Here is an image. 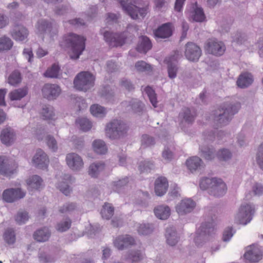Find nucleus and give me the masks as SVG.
Instances as JSON below:
<instances>
[{
  "label": "nucleus",
  "mask_w": 263,
  "mask_h": 263,
  "mask_svg": "<svg viewBox=\"0 0 263 263\" xmlns=\"http://www.w3.org/2000/svg\"><path fill=\"white\" fill-rule=\"evenodd\" d=\"M122 9L133 20L143 19L149 11L146 0H118Z\"/></svg>",
  "instance_id": "f257e3e1"
},
{
  "label": "nucleus",
  "mask_w": 263,
  "mask_h": 263,
  "mask_svg": "<svg viewBox=\"0 0 263 263\" xmlns=\"http://www.w3.org/2000/svg\"><path fill=\"white\" fill-rule=\"evenodd\" d=\"M240 108V104L224 103L215 113L214 121L220 126L227 125L231 121L232 116Z\"/></svg>",
  "instance_id": "f03ea898"
},
{
  "label": "nucleus",
  "mask_w": 263,
  "mask_h": 263,
  "mask_svg": "<svg viewBox=\"0 0 263 263\" xmlns=\"http://www.w3.org/2000/svg\"><path fill=\"white\" fill-rule=\"evenodd\" d=\"M35 32L43 40L51 41L57 37L58 30L51 22L45 18H40L35 25Z\"/></svg>",
  "instance_id": "7ed1b4c3"
},
{
  "label": "nucleus",
  "mask_w": 263,
  "mask_h": 263,
  "mask_svg": "<svg viewBox=\"0 0 263 263\" xmlns=\"http://www.w3.org/2000/svg\"><path fill=\"white\" fill-rule=\"evenodd\" d=\"M63 40L70 46L69 56L72 60H77L85 49V39L82 36L70 33L65 36Z\"/></svg>",
  "instance_id": "20e7f679"
},
{
  "label": "nucleus",
  "mask_w": 263,
  "mask_h": 263,
  "mask_svg": "<svg viewBox=\"0 0 263 263\" xmlns=\"http://www.w3.org/2000/svg\"><path fill=\"white\" fill-rule=\"evenodd\" d=\"M215 229L213 221L202 223L197 229L194 241L198 246H201L204 243L211 240L215 235Z\"/></svg>",
  "instance_id": "39448f33"
},
{
  "label": "nucleus",
  "mask_w": 263,
  "mask_h": 263,
  "mask_svg": "<svg viewBox=\"0 0 263 263\" xmlns=\"http://www.w3.org/2000/svg\"><path fill=\"white\" fill-rule=\"evenodd\" d=\"M254 213L255 207L253 204L243 203L234 215V222L237 224L246 225L252 220Z\"/></svg>",
  "instance_id": "423d86ee"
},
{
  "label": "nucleus",
  "mask_w": 263,
  "mask_h": 263,
  "mask_svg": "<svg viewBox=\"0 0 263 263\" xmlns=\"http://www.w3.org/2000/svg\"><path fill=\"white\" fill-rule=\"evenodd\" d=\"M94 76L88 71L79 73L73 81L74 87L79 90L87 91L92 88L95 84Z\"/></svg>",
  "instance_id": "0eeeda50"
},
{
  "label": "nucleus",
  "mask_w": 263,
  "mask_h": 263,
  "mask_svg": "<svg viewBox=\"0 0 263 263\" xmlns=\"http://www.w3.org/2000/svg\"><path fill=\"white\" fill-rule=\"evenodd\" d=\"M126 131L125 124L121 120L114 119L106 124L105 136L109 139H115L123 136Z\"/></svg>",
  "instance_id": "6e6552de"
},
{
  "label": "nucleus",
  "mask_w": 263,
  "mask_h": 263,
  "mask_svg": "<svg viewBox=\"0 0 263 263\" xmlns=\"http://www.w3.org/2000/svg\"><path fill=\"white\" fill-rule=\"evenodd\" d=\"M204 49L209 53L216 56H220L224 53L226 46L222 41L215 39H212L206 41Z\"/></svg>",
  "instance_id": "1a4fd4ad"
},
{
  "label": "nucleus",
  "mask_w": 263,
  "mask_h": 263,
  "mask_svg": "<svg viewBox=\"0 0 263 263\" xmlns=\"http://www.w3.org/2000/svg\"><path fill=\"white\" fill-rule=\"evenodd\" d=\"M243 258L246 263L259 261L262 258L261 247L256 244L247 247Z\"/></svg>",
  "instance_id": "9d476101"
},
{
  "label": "nucleus",
  "mask_w": 263,
  "mask_h": 263,
  "mask_svg": "<svg viewBox=\"0 0 263 263\" xmlns=\"http://www.w3.org/2000/svg\"><path fill=\"white\" fill-rule=\"evenodd\" d=\"M68 167L74 172H80L84 166L83 160L81 156L75 153L67 154L65 158Z\"/></svg>",
  "instance_id": "9b49d317"
},
{
  "label": "nucleus",
  "mask_w": 263,
  "mask_h": 263,
  "mask_svg": "<svg viewBox=\"0 0 263 263\" xmlns=\"http://www.w3.org/2000/svg\"><path fill=\"white\" fill-rule=\"evenodd\" d=\"M101 34L104 36V40L110 46H122L125 43V34L124 33L119 34H113L112 32L106 30L104 29L101 30Z\"/></svg>",
  "instance_id": "f8f14e48"
},
{
  "label": "nucleus",
  "mask_w": 263,
  "mask_h": 263,
  "mask_svg": "<svg viewBox=\"0 0 263 263\" xmlns=\"http://www.w3.org/2000/svg\"><path fill=\"white\" fill-rule=\"evenodd\" d=\"M49 162L47 155L43 150L39 148L36 150L33 156L31 164L37 168L44 170L47 168Z\"/></svg>",
  "instance_id": "ddd939ff"
},
{
  "label": "nucleus",
  "mask_w": 263,
  "mask_h": 263,
  "mask_svg": "<svg viewBox=\"0 0 263 263\" xmlns=\"http://www.w3.org/2000/svg\"><path fill=\"white\" fill-rule=\"evenodd\" d=\"M26 192L20 187L5 190L3 193V199L7 202H13L25 196Z\"/></svg>",
  "instance_id": "4468645a"
},
{
  "label": "nucleus",
  "mask_w": 263,
  "mask_h": 263,
  "mask_svg": "<svg viewBox=\"0 0 263 263\" xmlns=\"http://www.w3.org/2000/svg\"><path fill=\"white\" fill-rule=\"evenodd\" d=\"M181 57V55L180 52L176 51L174 55L166 58L164 60V62L167 65V72L168 77L170 79H175L177 76L178 69L177 65V61Z\"/></svg>",
  "instance_id": "2eb2a0df"
},
{
  "label": "nucleus",
  "mask_w": 263,
  "mask_h": 263,
  "mask_svg": "<svg viewBox=\"0 0 263 263\" xmlns=\"http://www.w3.org/2000/svg\"><path fill=\"white\" fill-rule=\"evenodd\" d=\"M196 206V203L190 198H184L175 206L176 212L179 215H184L193 211Z\"/></svg>",
  "instance_id": "dca6fc26"
},
{
  "label": "nucleus",
  "mask_w": 263,
  "mask_h": 263,
  "mask_svg": "<svg viewBox=\"0 0 263 263\" xmlns=\"http://www.w3.org/2000/svg\"><path fill=\"white\" fill-rule=\"evenodd\" d=\"M201 54L200 48L196 44L193 43H188L186 44L184 55L189 61H197Z\"/></svg>",
  "instance_id": "f3484780"
},
{
  "label": "nucleus",
  "mask_w": 263,
  "mask_h": 263,
  "mask_svg": "<svg viewBox=\"0 0 263 263\" xmlns=\"http://www.w3.org/2000/svg\"><path fill=\"white\" fill-rule=\"evenodd\" d=\"M42 92L43 97L49 100L58 98L61 92L60 87L54 84H46L42 88Z\"/></svg>",
  "instance_id": "a211bd4d"
},
{
  "label": "nucleus",
  "mask_w": 263,
  "mask_h": 263,
  "mask_svg": "<svg viewBox=\"0 0 263 263\" xmlns=\"http://www.w3.org/2000/svg\"><path fill=\"white\" fill-rule=\"evenodd\" d=\"M72 182V178L69 174L62 175L58 178V182L57 184V187L64 195L67 196L70 194L71 189L69 184Z\"/></svg>",
  "instance_id": "6ab92c4d"
},
{
  "label": "nucleus",
  "mask_w": 263,
  "mask_h": 263,
  "mask_svg": "<svg viewBox=\"0 0 263 263\" xmlns=\"http://www.w3.org/2000/svg\"><path fill=\"white\" fill-rule=\"evenodd\" d=\"M209 194L215 197L224 195L227 190V187L224 181L220 178H214Z\"/></svg>",
  "instance_id": "aec40b11"
},
{
  "label": "nucleus",
  "mask_w": 263,
  "mask_h": 263,
  "mask_svg": "<svg viewBox=\"0 0 263 263\" xmlns=\"http://www.w3.org/2000/svg\"><path fill=\"white\" fill-rule=\"evenodd\" d=\"M190 20L197 22H202L205 19V16L203 9L196 3L193 4L187 12Z\"/></svg>",
  "instance_id": "412c9836"
},
{
  "label": "nucleus",
  "mask_w": 263,
  "mask_h": 263,
  "mask_svg": "<svg viewBox=\"0 0 263 263\" xmlns=\"http://www.w3.org/2000/svg\"><path fill=\"white\" fill-rule=\"evenodd\" d=\"M16 166L15 164L10 163L8 159L5 156H0V174L6 176H10L16 172Z\"/></svg>",
  "instance_id": "4be33fe9"
},
{
  "label": "nucleus",
  "mask_w": 263,
  "mask_h": 263,
  "mask_svg": "<svg viewBox=\"0 0 263 263\" xmlns=\"http://www.w3.org/2000/svg\"><path fill=\"white\" fill-rule=\"evenodd\" d=\"M0 138L2 142L4 144L9 146L15 141L16 134L13 128L8 127L2 130Z\"/></svg>",
  "instance_id": "5701e85b"
},
{
  "label": "nucleus",
  "mask_w": 263,
  "mask_h": 263,
  "mask_svg": "<svg viewBox=\"0 0 263 263\" xmlns=\"http://www.w3.org/2000/svg\"><path fill=\"white\" fill-rule=\"evenodd\" d=\"M107 169V165L103 161H96L91 163L88 169V175L93 178H97Z\"/></svg>",
  "instance_id": "b1692460"
},
{
  "label": "nucleus",
  "mask_w": 263,
  "mask_h": 263,
  "mask_svg": "<svg viewBox=\"0 0 263 263\" xmlns=\"http://www.w3.org/2000/svg\"><path fill=\"white\" fill-rule=\"evenodd\" d=\"M134 243V238L127 235L119 236L114 240V246L119 250H122Z\"/></svg>",
  "instance_id": "393cba45"
},
{
  "label": "nucleus",
  "mask_w": 263,
  "mask_h": 263,
  "mask_svg": "<svg viewBox=\"0 0 263 263\" xmlns=\"http://www.w3.org/2000/svg\"><path fill=\"white\" fill-rule=\"evenodd\" d=\"M29 34L27 29L23 25H16L11 32L12 37L17 41H23Z\"/></svg>",
  "instance_id": "a878e982"
},
{
  "label": "nucleus",
  "mask_w": 263,
  "mask_h": 263,
  "mask_svg": "<svg viewBox=\"0 0 263 263\" xmlns=\"http://www.w3.org/2000/svg\"><path fill=\"white\" fill-rule=\"evenodd\" d=\"M254 81L252 74L248 72L241 73L236 81L237 85L241 88H245L250 86Z\"/></svg>",
  "instance_id": "bb28decb"
},
{
  "label": "nucleus",
  "mask_w": 263,
  "mask_h": 263,
  "mask_svg": "<svg viewBox=\"0 0 263 263\" xmlns=\"http://www.w3.org/2000/svg\"><path fill=\"white\" fill-rule=\"evenodd\" d=\"M27 189L30 191L39 190L43 186V180L38 175L30 176L26 181Z\"/></svg>",
  "instance_id": "cd10ccee"
},
{
  "label": "nucleus",
  "mask_w": 263,
  "mask_h": 263,
  "mask_svg": "<svg viewBox=\"0 0 263 263\" xmlns=\"http://www.w3.org/2000/svg\"><path fill=\"white\" fill-rule=\"evenodd\" d=\"M168 186V182L165 177L157 178L155 182V192L157 196H161L166 192Z\"/></svg>",
  "instance_id": "c85d7f7f"
},
{
  "label": "nucleus",
  "mask_w": 263,
  "mask_h": 263,
  "mask_svg": "<svg viewBox=\"0 0 263 263\" xmlns=\"http://www.w3.org/2000/svg\"><path fill=\"white\" fill-rule=\"evenodd\" d=\"M172 25L171 23L162 25L155 31V35L157 38L165 39L170 37L172 33Z\"/></svg>",
  "instance_id": "c756f323"
},
{
  "label": "nucleus",
  "mask_w": 263,
  "mask_h": 263,
  "mask_svg": "<svg viewBox=\"0 0 263 263\" xmlns=\"http://www.w3.org/2000/svg\"><path fill=\"white\" fill-rule=\"evenodd\" d=\"M171 209L166 205H160L156 207L154 213L156 216L161 220L167 219L171 215Z\"/></svg>",
  "instance_id": "7c9ffc66"
},
{
  "label": "nucleus",
  "mask_w": 263,
  "mask_h": 263,
  "mask_svg": "<svg viewBox=\"0 0 263 263\" xmlns=\"http://www.w3.org/2000/svg\"><path fill=\"white\" fill-rule=\"evenodd\" d=\"M28 91L26 86L15 89L9 93L8 97L11 101H20L27 95Z\"/></svg>",
  "instance_id": "2f4dec72"
},
{
  "label": "nucleus",
  "mask_w": 263,
  "mask_h": 263,
  "mask_svg": "<svg viewBox=\"0 0 263 263\" xmlns=\"http://www.w3.org/2000/svg\"><path fill=\"white\" fill-rule=\"evenodd\" d=\"M165 238L168 245L171 246H175L179 241V236L176 230L173 227L166 229Z\"/></svg>",
  "instance_id": "473e14b6"
},
{
  "label": "nucleus",
  "mask_w": 263,
  "mask_h": 263,
  "mask_svg": "<svg viewBox=\"0 0 263 263\" xmlns=\"http://www.w3.org/2000/svg\"><path fill=\"white\" fill-rule=\"evenodd\" d=\"M135 227L138 234L141 235H147L153 233L154 227L150 223H136Z\"/></svg>",
  "instance_id": "72a5a7b5"
},
{
  "label": "nucleus",
  "mask_w": 263,
  "mask_h": 263,
  "mask_svg": "<svg viewBox=\"0 0 263 263\" xmlns=\"http://www.w3.org/2000/svg\"><path fill=\"white\" fill-rule=\"evenodd\" d=\"M50 236V232L47 228H43L36 231L34 234V238L37 241L44 242L48 240Z\"/></svg>",
  "instance_id": "f704fd0d"
},
{
  "label": "nucleus",
  "mask_w": 263,
  "mask_h": 263,
  "mask_svg": "<svg viewBox=\"0 0 263 263\" xmlns=\"http://www.w3.org/2000/svg\"><path fill=\"white\" fill-rule=\"evenodd\" d=\"M93 151L99 154H105L107 152V147L104 141L101 139L95 140L92 143Z\"/></svg>",
  "instance_id": "c9c22d12"
},
{
  "label": "nucleus",
  "mask_w": 263,
  "mask_h": 263,
  "mask_svg": "<svg viewBox=\"0 0 263 263\" xmlns=\"http://www.w3.org/2000/svg\"><path fill=\"white\" fill-rule=\"evenodd\" d=\"M90 111L93 117L98 118H104L107 112L106 108L99 104L91 105L90 107Z\"/></svg>",
  "instance_id": "e433bc0d"
},
{
  "label": "nucleus",
  "mask_w": 263,
  "mask_h": 263,
  "mask_svg": "<svg viewBox=\"0 0 263 263\" xmlns=\"http://www.w3.org/2000/svg\"><path fill=\"white\" fill-rule=\"evenodd\" d=\"M202 161L198 157H192L186 161V165L191 172H194L200 168L201 166Z\"/></svg>",
  "instance_id": "4c0bfd02"
},
{
  "label": "nucleus",
  "mask_w": 263,
  "mask_h": 263,
  "mask_svg": "<svg viewBox=\"0 0 263 263\" xmlns=\"http://www.w3.org/2000/svg\"><path fill=\"white\" fill-rule=\"evenodd\" d=\"M144 257V254L141 250H133L129 252L127 259L132 263H139Z\"/></svg>",
  "instance_id": "58836bf2"
},
{
  "label": "nucleus",
  "mask_w": 263,
  "mask_h": 263,
  "mask_svg": "<svg viewBox=\"0 0 263 263\" xmlns=\"http://www.w3.org/2000/svg\"><path fill=\"white\" fill-rule=\"evenodd\" d=\"M151 47L152 44L148 37L146 36L140 37L137 48L138 51L146 53Z\"/></svg>",
  "instance_id": "ea45409f"
},
{
  "label": "nucleus",
  "mask_w": 263,
  "mask_h": 263,
  "mask_svg": "<svg viewBox=\"0 0 263 263\" xmlns=\"http://www.w3.org/2000/svg\"><path fill=\"white\" fill-rule=\"evenodd\" d=\"M41 114L46 120H55L57 118L54 108L51 106L43 107Z\"/></svg>",
  "instance_id": "a19ab883"
},
{
  "label": "nucleus",
  "mask_w": 263,
  "mask_h": 263,
  "mask_svg": "<svg viewBox=\"0 0 263 263\" xmlns=\"http://www.w3.org/2000/svg\"><path fill=\"white\" fill-rule=\"evenodd\" d=\"M114 208L111 204L105 203L101 210L100 214L102 217L105 219H109L113 215Z\"/></svg>",
  "instance_id": "79ce46f5"
},
{
  "label": "nucleus",
  "mask_w": 263,
  "mask_h": 263,
  "mask_svg": "<svg viewBox=\"0 0 263 263\" xmlns=\"http://www.w3.org/2000/svg\"><path fill=\"white\" fill-rule=\"evenodd\" d=\"M22 81V77L20 72L17 70L13 71L8 78V83L13 86L18 85Z\"/></svg>",
  "instance_id": "37998d69"
},
{
  "label": "nucleus",
  "mask_w": 263,
  "mask_h": 263,
  "mask_svg": "<svg viewBox=\"0 0 263 263\" xmlns=\"http://www.w3.org/2000/svg\"><path fill=\"white\" fill-rule=\"evenodd\" d=\"M194 115L188 108H183L179 114V118L183 121L188 123H192L194 120Z\"/></svg>",
  "instance_id": "c03bdc74"
},
{
  "label": "nucleus",
  "mask_w": 263,
  "mask_h": 263,
  "mask_svg": "<svg viewBox=\"0 0 263 263\" xmlns=\"http://www.w3.org/2000/svg\"><path fill=\"white\" fill-rule=\"evenodd\" d=\"M13 42L8 36H3L0 37V51L10 50L13 46Z\"/></svg>",
  "instance_id": "a18cd8bd"
},
{
  "label": "nucleus",
  "mask_w": 263,
  "mask_h": 263,
  "mask_svg": "<svg viewBox=\"0 0 263 263\" xmlns=\"http://www.w3.org/2000/svg\"><path fill=\"white\" fill-rule=\"evenodd\" d=\"M200 151L201 155L206 159L210 160L214 158V150L207 145H200Z\"/></svg>",
  "instance_id": "49530a36"
},
{
  "label": "nucleus",
  "mask_w": 263,
  "mask_h": 263,
  "mask_svg": "<svg viewBox=\"0 0 263 263\" xmlns=\"http://www.w3.org/2000/svg\"><path fill=\"white\" fill-rule=\"evenodd\" d=\"M60 72V67L57 64H54L52 66L47 69L46 71L44 73V76L46 77L54 78H57L59 76Z\"/></svg>",
  "instance_id": "de8ad7c7"
},
{
  "label": "nucleus",
  "mask_w": 263,
  "mask_h": 263,
  "mask_svg": "<svg viewBox=\"0 0 263 263\" xmlns=\"http://www.w3.org/2000/svg\"><path fill=\"white\" fill-rule=\"evenodd\" d=\"M127 182V178H124L112 181L110 185L114 191L119 192L122 187L126 185Z\"/></svg>",
  "instance_id": "09e8293b"
},
{
  "label": "nucleus",
  "mask_w": 263,
  "mask_h": 263,
  "mask_svg": "<svg viewBox=\"0 0 263 263\" xmlns=\"http://www.w3.org/2000/svg\"><path fill=\"white\" fill-rule=\"evenodd\" d=\"M214 178H203L201 179L199 183L200 187L202 190H208L210 193Z\"/></svg>",
  "instance_id": "8fccbe9b"
},
{
  "label": "nucleus",
  "mask_w": 263,
  "mask_h": 263,
  "mask_svg": "<svg viewBox=\"0 0 263 263\" xmlns=\"http://www.w3.org/2000/svg\"><path fill=\"white\" fill-rule=\"evenodd\" d=\"M5 241L9 245H12L15 241V235L14 231L11 229H7L3 236Z\"/></svg>",
  "instance_id": "3c124183"
},
{
  "label": "nucleus",
  "mask_w": 263,
  "mask_h": 263,
  "mask_svg": "<svg viewBox=\"0 0 263 263\" xmlns=\"http://www.w3.org/2000/svg\"><path fill=\"white\" fill-rule=\"evenodd\" d=\"M154 167L153 162L148 160L141 161L139 164V170L141 172H147L153 169Z\"/></svg>",
  "instance_id": "603ef678"
},
{
  "label": "nucleus",
  "mask_w": 263,
  "mask_h": 263,
  "mask_svg": "<svg viewBox=\"0 0 263 263\" xmlns=\"http://www.w3.org/2000/svg\"><path fill=\"white\" fill-rule=\"evenodd\" d=\"M77 123L84 131H87L92 127V123L86 118H81L77 119Z\"/></svg>",
  "instance_id": "864d4df0"
},
{
  "label": "nucleus",
  "mask_w": 263,
  "mask_h": 263,
  "mask_svg": "<svg viewBox=\"0 0 263 263\" xmlns=\"http://www.w3.org/2000/svg\"><path fill=\"white\" fill-rule=\"evenodd\" d=\"M217 157L219 159L227 161L231 159L232 153L229 149L222 148L218 152Z\"/></svg>",
  "instance_id": "5fc2aeb1"
},
{
  "label": "nucleus",
  "mask_w": 263,
  "mask_h": 263,
  "mask_svg": "<svg viewBox=\"0 0 263 263\" xmlns=\"http://www.w3.org/2000/svg\"><path fill=\"white\" fill-rule=\"evenodd\" d=\"M29 219V216L27 212L24 211H20L15 217V220L16 223L19 224L25 223Z\"/></svg>",
  "instance_id": "6e6d98bb"
},
{
  "label": "nucleus",
  "mask_w": 263,
  "mask_h": 263,
  "mask_svg": "<svg viewBox=\"0 0 263 263\" xmlns=\"http://www.w3.org/2000/svg\"><path fill=\"white\" fill-rule=\"evenodd\" d=\"M144 92L147 95L153 106L156 107L157 101L156 95L154 90L151 87L147 86L144 88Z\"/></svg>",
  "instance_id": "4d7b16f0"
},
{
  "label": "nucleus",
  "mask_w": 263,
  "mask_h": 263,
  "mask_svg": "<svg viewBox=\"0 0 263 263\" xmlns=\"http://www.w3.org/2000/svg\"><path fill=\"white\" fill-rule=\"evenodd\" d=\"M71 226V220L66 218L60 222L57 226V229L60 232H64L69 229Z\"/></svg>",
  "instance_id": "13d9d810"
},
{
  "label": "nucleus",
  "mask_w": 263,
  "mask_h": 263,
  "mask_svg": "<svg viewBox=\"0 0 263 263\" xmlns=\"http://www.w3.org/2000/svg\"><path fill=\"white\" fill-rule=\"evenodd\" d=\"M46 143L49 148L53 152L58 150V146L55 139L51 136H47L45 138Z\"/></svg>",
  "instance_id": "bf43d9fd"
},
{
  "label": "nucleus",
  "mask_w": 263,
  "mask_h": 263,
  "mask_svg": "<svg viewBox=\"0 0 263 263\" xmlns=\"http://www.w3.org/2000/svg\"><path fill=\"white\" fill-rule=\"evenodd\" d=\"M77 209V205L74 203L68 202L64 204L60 208V212L62 213H70Z\"/></svg>",
  "instance_id": "052dcab7"
},
{
  "label": "nucleus",
  "mask_w": 263,
  "mask_h": 263,
  "mask_svg": "<svg viewBox=\"0 0 263 263\" xmlns=\"http://www.w3.org/2000/svg\"><path fill=\"white\" fill-rule=\"evenodd\" d=\"M155 143V139L151 136L147 135H144L142 137V146L146 147L153 145Z\"/></svg>",
  "instance_id": "680f3d73"
},
{
  "label": "nucleus",
  "mask_w": 263,
  "mask_h": 263,
  "mask_svg": "<svg viewBox=\"0 0 263 263\" xmlns=\"http://www.w3.org/2000/svg\"><path fill=\"white\" fill-rule=\"evenodd\" d=\"M135 68L138 71H148L151 70V66L144 61H140L136 63Z\"/></svg>",
  "instance_id": "e2e57ef3"
},
{
  "label": "nucleus",
  "mask_w": 263,
  "mask_h": 263,
  "mask_svg": "<svg viewBox=\"0 0 263 263\" xmlns=\"http://www.w3.org/2000/svg\"><path fill=\"white\" fill-rule=\"evenodd\" d=\"M255 161L260 168L263 167V147L261 145L257 149Z\"/></svg>",
  "instance_id": "0e129e2a"
},
{
  "label": "nucleus",
  "mask_w": 263,
  "mask_h": 263,
  "mask_svg": "<svg viewBox=\"0 0 263 263\" xmlns=\"http://www.w3.org/2000/svg\"><path fill=\"white\" fill-rule=\"evenodd\" d=\"M162 157L166 162H170L174 158V154L170 148L165 147L162 153Z\"/></svg>",
  "instance_id": "69168bd1"
},
{
  "label": "nucleus",
  "mask_w": 263,
  "mask_h": 263,
  "mask_svg": "<svg viewBox=\"0 0 263 263\" xmlns=\"http://www.w3.org/2000/svg\"><path fill=\"white\" fill-rule=\"evenodd\" d=\"M23 55L30 63H31L33 62L34 55L32 52V49L31 47L25 48L23 51Z\"/></svg>",
  "instance_id": "338daca9"
},
{
  "label": "nucleus",
  "mask_w": 263,
  "mask_h": 263,
  "mask_svg": "<svg viewBox=\"0 0 263 263\" xmlns=\"http://www.w3.org/2000/svg\"><path fill=\"white\" fill-rule=\"evenodd\" d=\"M235 233V231L232 228H227L223 232L222 239L224 241H229Z\"/></svg>",
  "instance_id": "774afa93"
}]
</instances>
